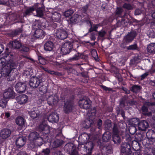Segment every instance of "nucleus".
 <instances>
[{
    "label": "nucleus",
    "mask_w": 155,
    "mask_h": 155,
    "mask_svg": "<svg viewBox=\"0 0 155 155\" xmlns=\"http://www.w3.org/2000/svg\"><path fill=\"white\" fill-rule=\"evenodd\" d=\"M82 18L83 17L81 15L78 14H74L70 18L69 22L72 24L78 23L82 21Z\"/></svg>",
    "instance_id": "18"
},
{
    "label": "nucleus",
    "mask_w": 155,
    "mask_h": 155,
    "mask_svg": "<svg viewBox=\"0 0 155 155\" xmlns=\"http://www.w3.org/2000/svg\"><path fill=\"white\" fill-rule=\"evenodd\" d=\"M149 73L146 72L142 74L141 76V79L143 80L147 76L149 75Z\"/></svg>",
    "instance_id": "62"
},
{
    "label": "nucleus",
    "mask_w": 155,
    "mask_h": 155,
    "mask_svg": "<svg viewBox=\"0 0 155 155\" xmlns=\"http://www.w3.org/2000/svg\"><path fill=\"white\" fill-rule=\"evenodd\" d=\"M106 153L107 154H110L112 152V150L111 148H110L109 147H107L106 148Z\"/></svg>",
    "instance_id": "60"
},
{
    "label": "nucleus",
    "mask_w": 155,
    "mask_h": 155,
    "mask_svg": "<svg viewBox=\"0 0 155 155\" xmlns=\"http://www.w3.org/2000/svg\"><path fill=\"white\" fill-rule=\"evenodd\" d=\"M48 73L52 75H56L59 76H61L62 75L61 73L53 71L50 70L48 71Z\"/></svg>",
    "instance_id": "52"
},
{
    "label": "nucleus",
    "mask_w": 155,
    "mask_h": 155,
    "mask_svg": "<svg viewBox=\"0 0 155 155\" xmlns=\"http://www.w3.org/2000/svg\"><path fill=\"white\" fill-rule=\"evenodd\" d=\"M101 87L104 91H113V90L112 88L110 87H106V86L103 85H101Z\"/></svg>",
    "instance_id": "54"
},
{
    "label": "nucleus",
    "mask_w": 155,
    "mask_h": 155,
    "mask_svg": "<svg viewBox=\"0 0 155 155\" xmlns=\"http://www.w3.org/2000/svg\"><path fill=\"white\" fill-rule=\"evenodd\" d=\"M26 142V138L24 137H20L17 138L15 141V144L17 148H20L23 147Z\"/></svg>",
    "instance_id": "20"
},
{
    "label": "nucleus",
    "mask_w": 155,
    "mask_h": 155,
    "mask_svg": "<svg viewBox=\"0 0 155 155\" xmlns=\"http://www.w3.org/2000/svg\"><path fill=\"white\" fill-rule=\"evenodd\" d=\"M112 140L114 143L120 144L121 142V139L119 134L112 135Z\"/></svg>",
    "instance_id": "39"
},
{
    "label": "nucleus",
    "mask_w": 155,
    "mask_h": 155,
    "mask_svg": "<svg viewBox=\"0 0 155 155\" xmlns=\"http://www.w3.org/2000/svg\"><path fill=\"white\" fill-rule=\"evenodd\" d=\"M74 95H70L64 102L63 110L65 113L68 114L72 111L74 108Z\"/></svg>",
    "instance_id": "6"
},
{
    "label": "nucleus",
    "mask_w": 155,
    "mask_h": 155,
    "mask_svg": "<svg viewBox=\"0 0 155 155\" xmlns=\"http://www.w3.org/2000/svg\"><path fill=\"white\" fill-rule=\"evenodd\" d=\"M141 111L142 114L145 116L150 117L152 116L151 112H149L148 107L147 106L143 105L141 107Z\"/></svg>",
    "instance_id": "28"
},
{
    "label": "nucleus",
    "mask_w": 155,
    "mask_h": 155,
    "mask_svg": "<svg viewBox=\"0 0 155 155\" xmlns=\"http://www.w3.org/2000/svg\"><path fill=\"white\" fill-rule=\"evenodd\" d=\"M51 18L52 19L54 22H53L52 24V28L55 29L60 25V21L61 15L60 13L56 12L52 13H51Z\"/></svg>",
    "instance_id": "10"
},
{
    "label": "nucleus",
    "mask_w": 155,
    "mask_h": 155,
    "mask_svg": "<svg viewBox=\"0 0 155 155\" xmlns=\"http://www.w3.org/2000/svg\"><path fill=\"white\" fill-rule=\"evenodd\" d=\"M123 7L127 10H131L132 9V7L130 4L125 3L123 5Z\"/></svg>",
    "instance_id": "53"
},
{
    "label": "nucleus",
    "mask_w": 155,
    "mask_h": 155,
    "mask_svg": "<svg viewBox=\"0 0 155 155\" xmlns=\"http://www.w3.org/2000/svg\"><path fill=\"white\" fill-rule=\"evenodd\" d=\"M22 31L23 30L22 28H18L14 31H13L12 32V34L13 36L14 37L19 34L21 33Z\"/></svg>",
    "instance_id": "45"
},
{
    "label": "nucleus",
    "mask_w": 155,
    "mask_h": 155,
    "mask_svg": "<svg viewBox=\"0 0 155 155\" xmlns=\"http://www.w3.org/2000/svg\"><path fill=\"white\" fill-rule=\"evenodd\" d=\"M28 100V97L25 94L21 95L17 97L18 102L21 104L27 103Z\"/></svg>",
    "instance_id": "27"
},
{
    "label": "nucleus",
    "mask_w": 155,
    "mask_h": 155,
    "mask_svg": "<svg viewBox=\"0 0 155 155\" xmlns=\"http://www.w3.org/2000/svg\"><path fill=\"white\" fill-rule=\"evenodd\" d=\"M84 22H86L87 25L90 24V26L93 24V23L91 21L90 18H88L87 19L85 20Z\"/></svg>",
    "instance_id": "63"
},
{
    "label": "nucleus",
    "mask_w": 155,
    "mask_h": 155,
    "mask_svg": "<svg viewBox=\"0 0 155 155\" xmlns=\"http://www.w3.org/2000/svg\"><path fill=\"white\" fill-rule=\"evenodd\" d=\"M53 155H63V154L62 153L61 151L59 150L58 151L54 152V153H53Z\"/></svg>",
    "instance_id": "64"
},
{
    "label": "nucleus",
    "mask_w": 155,
    "mask_h": 155,
    "mask_svg": "<svg viewBox=\"0 0 155 155\" xmlns=\"http://www.w3.org/2000/svg\"><path fill=\"white\" fill-rule=\"evenodd\" d=\"M115 15L117 16V20L118 22H120L121 24L125 22H128L130 25H133V22L131 21L128 20L127 17L128 15L125 12H124L123 9L121 7L117 8L115 11Z\"/></svg>",
    "instance_id": "5"
},
{
    "label": "nucleus",
    "mask_w": 155,
    "mask_h": 155,
    "mask_svg": "<svg viewBox=\"0 0 155 155\" xmlns=\"http://www.w3.org/2000/svg\"><path fill=\"white\" fill-rule=\"evenodd\" d=\"M82 55V54L79 52L76 53L73 57L70 58L69 61H70L72 62L78 60L81 58Z\"/></svg>",
    "instance_id": "38"
},
{
    "label": "nucleus",
    "mask_w": 155,
    "mask_h": 155,
    "mask_svg": "<svg viewBox=\"0 0 155 155\" xmlns=\"http://www.w3.org/2000/svg\"><path fill=\"white\" fill-rule=\"evenodd\" d=\"M137 34L135 30L132 31L126 35L124 38L123 41L126 44L131 42L137 36Z\"/></svg>",
    "instance_id": "11"
},
{
    "label": "nucleus",
    "mask_w": 155,
    "mask_h": 155,
    "mask_svg": "<svg viewBox=\"0 0 155 155\" xmlns=\"http://www.w3.org/2000/svg\"><path fill=\"white\" fill-rule=\"evenodd\" d=\"M21 51H23L24 52H27L29 51V48L26 46H25L24 45H21Z\"/></svg>",
    "instance_id": "55"
},
{
    "label": "nucleus",
    "mask_w": 155,
    "mask_h": 155,
    "mask_svg": "<svg viewBox=\"0 0 155 155\" xmlns=\"http://www.w3.org/2000/svg\"><path fill=\"white\" fill-rule=\"evenodd\" d=\"M35 7L36 6L34 5L32 6L27 7L25 11L23 12V17L28 16L33 13V12L35 11Z\"/></svg>",
    "instance_id": "22"
},
{
    "label": "nucleus",
    "mask_w": 155,
    "mask_h": 155,
    "mask_svg": "<svg viewBox=\"0 0 155 155\" xmlns=\"http://www.w3.org/2000/svg\"><path fill=\"white\" fill-rule=\"evenodd\" d=\"M141 89V87L140 86L136 84L134 85L131 87V91L132 92L137 93Z\"/></svg>",
    "instance_id": "44"
},
{
    "label": "nucleus",
    "mask_w": 155,
    "mask_h": 155,
    "mask_svg": "<svg viewBox=\"0 0 155 155\" xmlns=\"http://www.w3.org/2000/svg\"><path fill=\"white\" fill-rule=\"evenodd\" d=\"M46 35V33L42 29L36 30L34 34V36L37 38H43Z\"/></svg>",
    "instance_id": "24"
},
{
    "label": "nucleus",
    "mask_w": 155,
    "mask_h": 155,
    "mask_svg": "<svg viewBox=\"0 0 155 155\" xmlns=\"http://www.w3.org/2000/svg\"><path fill=\"white\" fill-rule=\"evenodd\" d=\"M122 140L124 143H132L133 138L131 137L130 135L128 133H123L121 136Z\"/></svg>",
    "instance_id": "26"
},
{
    "label": "nucleus",
    "mask_w": 155,
    "mask_h": 155,
    "mask_svg": "<svg viewBox=\"0 0 155 155\" xmlns=\"http://www.w3.org/2000/svg\"><path fill=\"white\" fill-rule=\"evenodd\" d=\"M149 127V124L147 121L143 120L140 121L138 128L140 130L145 131Z\"/></svg>",
    "instance_id": "17"
},
{
    "label": "nucleus",
    "mask_w": 155,
    "mask_h": 155,
    "mask_svg": "<svg viewBox=\"0 0 155 155\" xmlns=\"http://www.w3.org/2000/svg\"><path fill=\"white\" fill-rule=\"evenodd\" d=\"M92 56L94 58L96 61H99L100 59L98 57V55L96 50L92 49L91 51Z\"/></svg>",
    "instance_id": "41"
},
{
    "label": "nucleus",
    "mask_w": 155,
    "mask_h": 155,
    "mask_svg": "<svg viewBox=\"0 0 155 155\" xmlns=\"http://www.w3.org/2000/svg\"><path fill=\"white\" fill-rule=\"evenodd\" d=\"M3 58L5 61H3L1 60L0 63L4 64L7 61L5 65L2 69L3 77H5L8 81L14 80L15 77L12 74V72L16 68L17 65L16 63L13 60L14 55L8 48H6L5 52L3 54Z\"/></svg>",
    "instance_id": "1"
},
{
    "label": "nucleus",
    "mask_w": 155,
    "mask_h": 155,
    "mask_svg": "<svg viewBox=\"0 0 155 155\" xmlns=\"http://www.w3.org/2000/svg\"><path fill=\"white\" fill-rule=\"evenodd\" d=\"M47 119L52 123H57L59 120V115L57 113H52L48 116Z\"/></svg>",
    "instance_id": "19"
},
{
    "label": "nucleus",
    "mask_w": 155,
    "mask_h": 155,
    "mask_svg": "<svg viewBox=\"0 0 155 155\" xmlns=\"http://www.w3.org/2000/svg\"><path fill=\"white\" fill-rule=\"evenodd\" d=\"M15 90L18 93H22L24 92L26 90L27 86L25 82H19L15 86Z\"/></svg>",
    "instance_id": "14"
},
{
    "label": "nucleus",
    "mask_w": 155,
    "mask_h": 155,
    "mask_svg": "<svg viewBox=\"0 0 155 155\" xmlns=\"http://www.w3.org/2000/svg\"><path fill=\"white\" fill-rule=\"evenodd\" d=\"M78 103L79 106L81 108L87 109L90 107L91 102L90 100L83 99L80 100Z\"/></svg>",
    "instance_id": "15"
},
{
    "label": "nucleus",
    "mask_w": 155,
    "mask_h": 155,
    "mask_svg": "<svg viewBox=\"0 0 155 155\" xmlns=\"http://www.w3.org/2000/svg\"><path fill=\"white\" fill-rule=\"evenodd\" d=\"M47 86L43 85L40 87L39 88V91L43 93H45L47 92Z\"/></svg>",
    "instance_id": "47"
},
{
    "label": "nucleus",
    "mask_w": 155,
    "mask_h": 155,
    "mask_svg": "<svg viewBox=\"0 0 155 155\" xmlns=\"http://www.w3.org/2000/svg\"><path fill=\"white\" fill-rule=\"evenodd\" d=\"M102 124V121L101 119H99L97 121V127H95L94 128H91V130L92 132L96 133L97 130L98 129L99 131L101 128Z\"/></svg>",
    "instance_id": "33"
},
{
    "label": "nucleus",
    "mask_w": 155,
    "mask_h": 155,
    "mask_svg": "<svg viewBox=\"0 0 155 155\" xmlns=\"http://www.w3.org/2000/svg\"><path fill=\"white\" fill-rule=\"evenodd\" d=\"M73 14V12H71V13H69V11L68 10L65 11L64 13V15L66 17H68L71 16Z\"/></svg>",
    "instance_id": "61"
},
{
    "label": "nucleus",
    "mask_w": 155,
    "mask_h": 155,
    "mask_svg": "<svg viewBox=\"0 0 155 155\" xmlns=\"http://www.w3.org/2000/svg\"><path fill=\"white\" fill-rule=\"evenodd\" d=\"M88 7L89 5L88 4H86L81 8V11L83 13L86 14Z\"/></svg>",
    "instance_id": "48"
},
{
    "label": "nucleus",
    "mask_w": 155,
    "mask_h": 155,
    "mask_svg": "<svg viewBox=\"0 0 155 155\" xmlns=\"http://www.w3.org/2000/svg\"><path fill=\"white\" fill-rule=\"evenodd\" d=\"M73 48V43L71 41H67L62 46L61 52L64 55L69 54Z\"/></svg>",
    "instance_id": "8"
},
{
    "label": "nucleus",
    "mask_w": 155,
    "mask_h": 155,
    "mask_svg": "<svg viewBox=\"0 0 155 155\" xmlns=\"http://www.w3.org/2000/svg\"><path fill=\"white\" fill-rule=\"evenodd\" d=\"M140 120L137 118H133L131 119L130 121V124L132 126L136 127H138Z\"/></svg>",
    "instance_id": "35"
},
{
    "label": "nucleus",
    "mask_w": 155,
    "mask_h": 155,
    "mask_svg": "<svg viewBox=\"0 0 155 155\" xmlns=\"http://www.w3.org/2000/svg\"><path fill=\"white\" fill-rule=\"evenodd\" d=\"M152 6L153 7V8H155V6L153 5H152ZM149 12L151 14V16L152 18H153L155 19V10H153L151 9V11H150V9H149Z\"/></svg>",
    "instance_id": "57"
},
{
    "label": "nucleus",
    "mask_w": 155,
    "mask_h": 155,
    "mask_svg": "<svg viewBox=\"0 0 155 155\" xmlns=\"http://www.w3.org/2000/svg\"><path fill=\"white\" fill-rule=\"evenodd\" d=\"M127 49L128 50H133V51H139V48L138 47L137 43H135L133 45H132L127 47Z\"/></svg>",
    "instance_id": "43"
},
{
    "label": "nucleus",
    "mask_w": 155,
    "mask_h": 155,
    "mask_svg": "<svg viewBox=\"0 0 155 155\" xmlns=\"http://www.w3.org/2000/svg\"><path fill=\"white\" fill-rule=\"evenodd\" d=\"M54 47V44L51 41H48L46 42L44 45V49L46 51H51Z\"/></svg>",
    "instance_id": "30"
},
{
    "label": "nucleus",
    "mask_w": 155,
    "mask_h": 155,
    "mask_svg": "<svg viewBox=\"0 0 155 155\" xmlns=\"http://www.w3.org/2000/svg\"><path fill=\"white\" fill-rule=\"evenodd\" d=\"M105 127L108 130H111L112 129V122L109 120H106L105 122Z\"/></svg>",
    "instance_id": "37"
},
{
    "label": "nucleus",
    "mask_w": 155,
    "mask_h": 155,
    "mask_svg": "<svg viewBox=\"0 0 155 155\" xmlns=\"http://www.w3.org/2000/svg\"><path fill=\"white\" fill-rule=\"evenodd\" d=\"M42 152L45 155H49L50 150L48 148H47L45 149H43Z\"/></svg>",
    "instance_id": "58"
},
{
    "label": "nucleus",
    "mask_w": 155,
    "mask_h": 155,
    "mask_svg": "<svg viewBox=\"0 0 155 155\" xmlns=\"http://www.w3.org/2000/svg\"><path fill=\"white\" fill-rule=\"evenodd\" d=\"M42 81L37 77L33 76L30 79L29 84L31 88H35L38 87Z\"/></svg>",
    "instance_id": "12"
},
{
    "label": "nucleus",
    "mask_w": 155,
    "mask_h": 155,
    "mask_svg": "<svg viewBox=\"0 0 155 155\" xmlns=\"http://www.w3.org/2000/svg\"><path fill=\"white\" fill-rule=\"evenodd\" d=\"M39 129L41 136L38 133L34 131L29 134L28 139L30 141L38 146H41L43 144V139L47 137L50 133V127L47 125L41 124L39 126Z\"/></svg>",
    "instance_id": "2"
},
{
    "label": "nucleus",
    "mask_w": 155,
    "mask_h": 155,
    "mask_svg": "<svg viewBox=\"0 0 155 155\" xmlns=\"http://www.w3.org/2000/svg\"><path fill=\"white\" fill-rule=\"evenodd\" d=\"M28 113L31 117L33 119L36 118L39 115V112L36 108L32 109Z\"/></svg>",
    "instance_id": "29"
},
{
    "label": "nucleus",
    "mask_w": 155,
    "mask_h": 155,
    "mask_svg": "<svg viewBox=\"0 0 155 155\" xmlns=\"http://www.w3.org/2000/svg\"><path fill=\"white\" fill-rule=\"evenodd\" d=\"M98 33L99 37L102 38L105 36L106 34V32L104 30L102 29L100 31H99Z\"/></svg>",
    "instance_id": "50"
},
{
    "label": "nucleus",
    "mask_w": 155,
    "mask_h": 155,
    "mask_svg": "<svg viewBox=\"0 0 155 155\" xmlns=\"http://www.w3.org/2000/svg\"><path fill=\"white\" fill-rule=\"evenodd\" d=\"M54 96L53 92H52L43 93V94L40 98L39 101L42 102L46 100L49 105L52 106L56 104L58 102V101L54 97Z\"/></svg>",
    "instance_id": "7"
},
{
    "label": "nucleus",
    "mask_w": 155,
    "mask_h": 155,
    "mask_svg": "<svg viewBox=\"0 0 155 155\" xmlns=\"http://www.w3.org/2000/svg\"><path fill=\"white\" fill-rule=\"evenodd\" d=\"M100 26V24H94L93 25H91L90 28L89 29L88 32L91 33L93 31L97 32V29L98 27Z\"/></svg>",
    "instance_id": "42"
},
{
    "label": "nucleus",
    "mask_w": 155,
    "mask_h": 155,
    "mask_svg": "<svg viewBox=\"0 0 155 155\" xmlns=\"http://www.w3.org/2000/svg\"><path fill=\"white\" fill-rule=\"evenodd\" d=\"M3 97L6 99H8L11 97H15V93L13 89L8 88L7 91L5 92L3 94Z\"/></svg>",
    "instance_id": "25"
},
{
    "label": "nucleus",
    "mask_w": 155,
    "mask_h": 155,
    "mask_svg": "<svg viewBox=\"0 0 155 155\" xmlns=\"http://www.w3.org/2000/svg\"><path fill=\"white\" fill-rule=\"evenodd\" d=\"M111 133L109 131L105 132L102 136V141L104 142H108L111 138Z\"/></svg>",
    "instance_id": "32"
},
{
    "label": "nucleus",
    "mask_w": 155,
    "mask_h": 155,
    "mask_svg": "<svg viewBox=\"0 0 155 155\" xmlns=\"http://www.w3.org/2000/svg\"><path fill=\"white\" fill-rule=\"evenodd\" d=\"M38 59L39 62L40 64L44 65L46 63V60L44 58L42 57L41 56H38Z\"/></svg>",
    "instance_id": "51"
},
{
    "label": "nucleus",
    "mask_w": 155,
    "mask_h": 155,
    "mask_svg": "<svg viewBox=\"0 0 155 155\" xmlns=\"http://www.w3.org/2000/svg\"><path fill=\"white\" fill-rule=\"evenodd\" d=\"M63 142V141L61 139H56L54 141V143L55 144L56 147H58L62 144Z\"/></svg>",
    "instance_id": "46"
},
{
    "label": "nucleus",
    "mask_w": 155,
    "mask_h": 155,
    "mask_svg": "<svg viewBox=\"0 0 155 155\" xmlns=\"http://www.w3.org/2000/svg\"><path fill=\"white\" fill-rule=\"evenodd\" d=\"M96 113V110L95 107L88 111L87 114V117L84 123V128H88L91 127V125L94 123Z\"/></svg>",
    "instance_id": "4"
},
{
    "label": "nucleus",
    "mask_w": 155,
    "mask_h": 155,
    "mask_svg": "<svg viewBox=\"0 0 155 155\" xmlns=\"http://www.w3.org/2000/svg\"><path fill=\"white\" fill-rule=\"evenodd\" d=\"M147 138H144V136L140 134L135 136V141L137 142H142L143 145L148 146L153 144L155 141V132L150 130L146 133Z\"/></svg>",
    "instance_id": "3"
},
{
    "label": "nucleus",
    "mask_w": 155,
    "mask_h": 155,
    "mask_svg": "<svg viewBox=\"0 0 155 155\" xmlns=\"http://www.w3.org/2000/svg\"><path fill=\"white\" fill-rule=\"evenodd\" d=\"M129 131L130 134H134L136 132V127L131 126L129 128Z\"/></svg>",
    "instance_id": "49"
},
{
    "label": "nucleus",
    "mask_w": 155,
    "mask_h": 155,
    "mask_svg": "<svg viewBox=\"0 0 155 155\" xmlns=\"http://www.w3.org/2000/svg\"><path fill=\"white\" fill-rule=\"evenodd\" d=\"M50 27V25H48V23L47 24H46V23H41L40 27L43 29L48 27V29H49V28Z\"/></svg>",
    "instance_id": "59"
},
{
    "label": "nucleus",
    "mask_w": 155,
    "mask_h": 155,
    "mask_svg": "<svg viewBox=\"0 0 155 155\" xmlns=\"http://www.w3.org/2000/svg\"><path fill=\"white\" fill-rule=\"evenodd\" d=\"M147 51L151 54L155 53V44H151L148 46L147 48Z\"/></svg>",
    "instance_id": "40"
},
{
    "label": "nucleus",
    "mask_w": 155,
    "mask_h": 155,
    "mask_svg": "<svg viewBox=\"0 0 155 155\" xmlns=\"http://www.w3.org/2000/svg\"><path fill=\"white\" fill-rule=\"evenodd\" d=\"M36 7L35 11L36 12V16L39 17H42L44 15V12L45 10V7L43 5L41 6H39L38 3H36L34 4Z\"/></svg>",
    "instance_id": "16"
},
{
    "label": "nucleus",
    "mask_w": 155,
    "mask_h": 155,
    "mask_svg": "<svg viewBox=\"0 0 155 155\" xmlns=\"http://www.w3.org/2000/svg\"><path fill=\"white\" fill-rule=\"evenodd\" d=\"M112 130L113 135L119 134L120 132L119 128L116 123H113V126Z\"/></svg>",
    "instance_id": "36"
},
{
    "label": "nucleus",
    "mask_w": 155,
    "mask_h": 155,
    "mask_svg": "<svg viewBox=\"0 0 155 155\" xmlns=\"http://www.w3.org/2000/svg\"><path fill=\"white\" fill-rule=\"evenodd\" d=\"M55 36L60 39L64 40L67 37L68 33L65 29L60 28L56 30Z\"/></svg>",
    "instance_id": "13"
},
{
    "label": "nucleus",
    "mask_w": 155,
    "mask_h": 155,
    "mask_svg": "<svg viewBox=\"0 0 155 155\" xmlns=\"http://www.w3.org/2000/svg\"><path fill=\"white\" fill-rule=\"evenodd\" d=\"M11 134V131L10 129L7 128L3 129L0 132V137L2 139H6L10 137Z\"/></svg>",
    "instance_id": "21"
},
{
    "label": "nucleus",
    "mask_w": 155,
    "mask_h": 155,
    "mask_svg": "<svg viewBox=\"0 0 155 155\" xmlns=\"http://www.w3.org/2000/svg\"><path fill=\"white\" fill-rule=\"evenodd\" d=\"M132 143H123L121 146V152L122 155H133L131 154V145Z\"/></svg>",
    "instance_id": "9"
},
{
    "label": "nucleus",
    "mask_w": 155,
    "mask_h": 155,
    "mask_svg": "<svg viewBox=\"0 0 155 155\" xmlns=\"http://www.w3.org/2000/svg\"><path fill=\"white\" fill-rule=\"evenodd\" d=\"M25 122V119L21 116L18 117L15 120V122L16 124L20 126L24 125Z\"/></svg>",
    "instance_id": "34"
},
{
    "label": "nucleus",
    "mask_w": 155,
    "mask_h": 155,
    "mask_svg": "<svg viewBox=\"0 0 155 155\" xmlns=\"http://www.w3.org/2000/svg\"><path fill=\"white\" fill-rule=\"evenodd\" d=\"M96 34L95 33L91 32L90 37L91 41H95V40L96 39Z\"/></svg>",
    "instance_id": "56"
},
{
    "label": "nucleus",
    "mask_w": 155,
    "mask_h": 155,
    "mask_svg": "<svg viewBox=\"0 0 155 155\" xmlns=\"http://www.w3.org/2000/svg\"><path fill=\"white\" fill-rule=\"evenodd\" d=\"M84 148L88 153L91 154L94 147V144L92 142H89L86 144L84 146Z\"/></svg>",
    "instance_id": "31"
},
{
    "label": "nucleus",
    "mask_w": 155,
    "mask_h": 155,
    "mask_svg": "<svg viewBox=\"0 0 155 155\" xmlns=\"http://www.w3.org/2000/svg\"><path fill=\"white\" fill-rule=\"evenodd\" d=\"M8 47L13 49H18L21 46V43L18 41L15 40L10 42L8 44Z\"/></svg>",
    "instance_id": "23"
}]
</instances>
